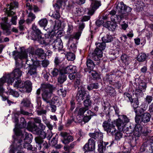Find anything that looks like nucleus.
Instances as JSON below:
<instances>
[{
  "label": "nucleus",
  "instance_id": "61",
  "mask_svg": "<svg viewBox=\"0 0 153 153\" xmlns=\"http://www.w3.org/2000/svg\"><path fill=\"white\" fill-rule=\"evenodd\" d=\"M71 108V111H73L75 108V103L73 100H71L70 101Z\"/></svg>",
  "mask_w": 153,
  "mask_h": 153
},
{
  "label": "nucleus",
  "instance_id": "33",
  "mask_svg": "<svg viewBox=\"0 0 153 153\" xmlns=\"http://www.w3.org/2000/svg\"><path fill=\"white\" fill-rule=\"evenodd\" d=\"M8 89V91L6 92V93L8 95H11L13 97H17L19 96V94L18 92L14 90H13L11 88L9 89L7 88Z\"/></svg>",
  "mask_w": 153,
  "mask_h": 153
},
{
  "label": "nucleus",
  "instance_id": "57",
  "mask_svg": "<svg viewBox=\"0 0 153 153\" xmlns=\"http://www.w3.org/2000/svg\"><path fill=\"white\" fill-rule=\"evenodd\" d=\"M73 30V26L71 24L68 23V26L67 33H71Z\"/></svg>",
  "mask_w": 153,
  "mask_h": 153
},
{
  "label": "nucleus",
  "instance_id": "24",
  "mask_svg": "<svg viewBox=\"0 0 153 153\" xmlns=\"http://www.w3.org/2000/svg\"><path fill=\"white\" fill-rule=\"evenodd\" d=\"M18 5V3L14 2L13 4H12L10 5L9 8L7 9L6 11L8 16H10L14 14V12L12 11V10L14 8L17 7Z\"/></svg>",
  "mask_w": 153,
  "mask_h": 153
},
{
  "label": "nucleus",
  "instance_id": "51",
  "mask_svg": "<svg viewBox=\"0 0 153 153\" xmlns=\"http://www.w3.org/2000/svg\"><path fill=\"white\" fill-rule=\"evenodd\" d=\"M102 51L96 48L94 51V54L98 56L99 57H102Z\"/></svg>",
  "mask_w": 153,
  "mask_h": 153
},
{
  "label": "nucleus",
  "instance_id": "49",
  "mask_svg": "<svg viewBox=\"0 0 153 153\" xmlns=\"http://www.w3.org/2000/svg\"><path fill=\"white\" fill-rule=\"evenodd\" d=\"M58 93L60 96H62L63 97H64L66 95V91L64 89L61 88L58 91Z\"/></svg>",
  "mask_w": 153,
  "mask_h": 153
},
{
  "label": "nucleus",
  "instance_id": "38",
  "mask_svg": "<svg viewBox=\"0 0 153 153\" xmlns=\"http://www.w3.org/2000/svg\"><path fill=\"white\" fill-rule=\"evenodd\" d=\"M113 37L111 35H108L102 38V40L104 43L110 42L113 40Z\"/></svg>",
  "mask_w": 153,
  "mask_h": 153
},
{
  "label": "nucleus",
  "instance_id": "42",
  "mask_svg": "<svg viewBox=\"0 0 153 153\" xmlns=\"http://www.w3.org/2000/svg\"><path fill=\"white\" fill-rule=\"evenodd\" d=\"M146 88V84L145 82H141L139 84L138 87L137 88L140 90L144 92Z\"/></svg>",
  "mask_w": 153,
  "mask_h": 153
},
{
  "label": "nucleus",
  "instance_id": "12",
  "mask_svg": "<svg viewBox=\"0 0 153 153\" xmlns=\"http://www.w3.org/2000/svg\"><path fill=\"white\" fill-rule=\"evenodd\" d=\"M86 94L85 88L83 86L79 87L78 88V92L76 96V100L79 102L82 101L85 97Z\"/></svg>",
  "mask_w": 153,
  "mask_h": 153
},
{
  "label": "nucleus",
  "instance_id": "1",
  "mask_svg": "<svg viewBox=\"0 0 153 153\" xmlns=\"http://www.w3.org/2000/svg\"><path fill=\"white\" fill-rule=\"evenodd\" d=\"M22 74V71L19 68H15L12 73L7 75L4 76L0 79V96L2 97L3 101H5L7 98L3 96V94L4 92L3 85L4 84L7 82L8 84H11L16 79H20Z\"/></svg>",
  "mask_w": 153,
  "mask_h": 153
},
{
  "label": "nucleus",
  "instance_id": "18",
  "mask_svg": "<svg viewBox=\"0 0 153 153\" xmlns=\"http://www.w3.org/2000/svg\"><path fill=\"white\" fill-rule=\"evenodd\" d=\"M52 46L54 50L57 49L58 51L62 50L63 48V44L61 39H57L54 40L52 43Z\"/></svg>",
  "mask_w": 153,
  "mask_h": 153
},
{
  "label": "nucleus",
  "instance_id": "36",
  "mask_svg": "<svg viewBox=\"0 0 153 153\" xmlns=\"http://www.w3.org/2000/svg\"><path fill=\"white\" fill-rule=\"evenodd\" d=\"M42 121L48 128L49 130L51 131L53 129V125L51 124L50 122L47 120L45 117L44 116L42 117Z\"/></svg>",
  "mask_w": 153,
  "mask_h": 153
},
{
  "label": "nucleus",
  "instance_id": "47",
  "mask_svg": "<svg viewBox=\"0 0 153 153\" xmlns=\"http://www.w3.org/2000/svg\"><path fill=\"white\" fill-rule=\"evenodd\" d=\"M61 70L62 69L59 71L57 68H54L51 72V74L52 75V76L53 77L56 76L59 74H60V72Z\"/></svg>",
  "mask_w": 153,
  "mask_h": 153
},
{
  "label": "nucleus",
  "instance_id": "35",
  "mask_svg": "<svg viewBox=\"0 0 153 153\" xmlns=\"http://www.w3.org/2000/svg\"><path fill=\"white\" fill-rule=\"evenodd\" d=\"M26 6L27 9L29 10L33 9L35 12H37L40 10V9L35 5L30 6L29 3H27L26 4Z\"/></svg>",
  "mask_w": 153,
  "mask_h": 153
},
{
  "label": "nucleus",
  "instance_id": "15",
  "mask_svg": "<svg viewBox=\"0 0 153 153\" xmlns=\"http://www.w3.org/2000/svg\"><path fill=\"white\" fill-rule=\"evenodd\" d=\"M77 72L76 66L73 65L68 66L65 68H62L61 71V73L65 74H76Z\"/></svg>",
  "mask_w": 153,
  "mask_h": 153
},
{
  "label": "nucleus",
  "instance_id": "30",
  "mask_svg": "<svg viewBox=\"0 0 153 153\" xmlns=\"http://www.w3.org/2000/svg\"><path fill=\"white\" fill-rule=\"evenodd\" d=\"M53 7L55 9L56 12H54V13H52L51 16L56 19H58L59 18L60 16L59 13V7L57 4H55L54 5Z\"/></svg>",
  "mask_w": 153,
  "mask_h": 153
},
{
  "label": "nucleus",
  "instance_id": "2",
  "mask_svg": "<svg viewBox=\"0 0 153 153\" xmlns=\"http://www.w3.org/2000/svg\"><path fill=\"white\" fill-rule=\"evenodd\" d=\"M30 50L31 51L29 52V56L31 59V58H33L34 59L36 58L37 59V57H36V56L42 58L45 56V53L44 51L41 49H37L35 53L33 52L32 48H29L27 50H21L20 52L14 51L12 52V55L14 56L16 61V63H17V60L18 59L21 60L27 59V52L29 51Z\"/></svg>",
  "mask_w": 153,
  "mask_h": 153
},
{
  "label": "nucleus",
  "instance_id": "63",
  "mask_svg": "<svg viewBox=\"0 0 153 153\" xmlns=\"http://www.w3.org/2000/svg\"><path fill=\"white\" fill-rule=\"evenodd\" d=\"M20 122L22 124V127H25L26 125V122L25 119L23 117L21 118Z\"/></svg>",
  "mask_w": 153,
  "mask_h": 153
},
{
  "label": "nucleus",
  "instance_id": "6",
  "mask_svg": "<svg viewBox=\"0 0 153 153\" xmlns=\"http://www.w3.org/2000/svg\"><path fill=\"white\" fill-rule=\"evenodd\" d=\"M31 61L33 63L32 64L30 65L29 61L27 60L25 65L26 66V65H27L26 68L28 67L29 69L27 74L33 77L37 74L36 68L39 66V62L38 61L36 60V58L34 59L33 58H31Z\"/></svg>",
  "mask_w": 153,
  "mask_h": 153
},
{
  "label": "nucleus",
  "instance_id": "29",
  "mask_svg": "<svg viewBox=\"0 0 153 153\" xmlns=\"http://www.w3.org/2000/svg\"><path fill=\"white\" fill-rule=\"evenodd\" d=\"M121 59L125 65H128L131 61V58L126 54L122 55L121 56Z\"/></svg>",
  "mask_w": 153,
  "mask_h": 153
},
{
  "label": "nucleus",
  "instance_id": "50",
  "mask_svg": "<svg viewBox=\"0 0 153 153\" xmlns=\"http://www.w3.org/2000/svg\"><path fill=\"white\" fill-rule=\"evenodd\" d=\"M84 104L85 106L84 108L88 110V107L90 106L91 104V102L89 99H86L84 101Z\"/></svg>",
  "mask_w": 153,
  "mask_h": 153
},
{
  "label": "nucleus",
  "instance_id": "56",
  "mask_svg": "<svg viewBox=\"0 0 153 153\" xmlns=\"http://www.w3.org/2000/svg\"><path fill=\"white\" fill-rule=\"evenodd\" d=\"M69 74L68 77L71 80L74 79L76 78L77 76L78 75H79V74H78L77 73H76V74L71 73Z\"/></svg>",
  "mask_w": 153,
  "mask_h": 153
},
{
  "label": "nucleus",
  "instance_id": "23",
  "mask_svg": "<svg viewBox=\"0 0 153 153\" xmlns=\"http://www.w3.org/2000/svg\"><path fill=\"white\" fill-rule=\"evenodd\" d=\"M103 26L107 28L109 30H113L116 28L117 25L114 22L108 21L103 24Z\"/></svg>",
  "mask_w": 153,
  "mask_h": 153
},
{
  "label": "nucleus",
  "instance_id": "54",
  "mask_svg": "<svg viewBox=\"0 0 153 153\" xmlns=\"http://www.w3.org/2000/svg\"><path fill=\"white\" fill-rule=\"evenodd\" d=\"M90 76L91 75L93 78L95 79H97L98 76V74L95 71H92L89 72Z\"/></svg>",
  "mask_w": 153,
  "mask_h": 153
},
{
  "label": "nucleus",
  "instance_id": "41",
  "mask_svg": "<svg viewBox=\"0 0 153 153\" xmlns=\"http://www.w3.org/2000/svg\"><path fill=\"white\" fill-rule=\"evenodd\" d=\"M28 18L26 20L27 23H31L36 18L35 16L33 13H30L28 15Z\"/></svg>",
  "mask_w": 153,
  "mask_h": 153
},
{
  "label": "nucleus",
  "instance_id": "7",
  "mask_svg": "<svg viewBox=\"0 0 153 153\" xmlns=\"http://www.w3.org/2000/svg\"><path fill=\"white\" fill-rule=\"evenodd\" d=\"M123 96L126 99H128L129 100L133 108L134 112L136 113H137V110L136 109H137L140 108V107L139 106V102L138 100L137 99L133 100L132 98V95L127 93H125L124 94Z\"/></svg>",
  "mask_w": 153,
  "mask_h": 153
},
{
  "label": "nucleus",
  "instance_id": "62",
  "mask_svg": "<svg viewBox=\"0 0 153 153\" xmlns=\"http://www.w3.org/2000/svg\"><path fill=\"white\" fill-rule=\"evenodd\" d=\"M61 61L58 57H56L54 59V63L56 65H58L61 63Z\"/></svg>",
  "mask_w": 153,
  "mask_h": 153
},
{
  "label": "nucleus",
  "instance_id": "17",
  "mask_svg": "<svg viewBox=\"0 0 153 153\" xmlns=\"http://www.w3.org/2000/svg\"><path fill=\"white\" fill-rule=\"evenodd\" d=\"M146 105L144 103H142L140 105V107L139 109H136L137 110V113L136 114V116L135 117V121L136 123L138 124L140 121V115H139V114H141L144 112V110L146 108Z\"/></svg>",
  "mask_w": 153,
  "mask_h": 153
},
{
  "label": "nucleus",
  "instance_id": "14",
  "mask_svg": "<svg viewBox=\"0 0 153 153\" xmlns=\"http://www.w3.org/2000/svg\"><path fill=\"white\" fill-rule=\"evenodd\" d=\"M95 148V142L92 138L89 139L88 143H86L83 148V149L86 151H93Z\"/></svg>",
  "mask_w": 153,
  "mask_h": 153
},
{
  "label": "nucleus",
  "instance_id": "21",
  "mask_svg": "<svg viewBox=\"0 0 153 153\" xmlns=\"http://www.w3.org/2000/svg\"><path fill=\"white\" fill-rule=\"evenodd\" d=\"M120 50V46L118 45L117 46H115L110 50L109 53L110 54L113 55L115 57H118Z\"/></svg>",
  "mask_w": 153,
  "mask_h": 153
},
{
  "label": "nucleus",
  "instance_id": "40",
  "mask_svg": "<svg viewBox=\"0 0 153 153\" xmlns=\"http://www.w3.org/2000/svg\"><path fill=\"white\" fill-rule=\"evenodd\" d=\"M146 55L144 53H140L137 56V60L139 62H143L145 60Z\"/></svg>",
  "mask_w": 153,
  "mask_h": 153
},
{
  "label": "nucleus",
  "instance_id": "45",
  "mask_svg": "<svg viewBox=\"0 0 153 153\" xmlns=\"http://www.w3.org/2000/svg\"><path fill=\"white\" fill-rule=\"evenodd\" d=\"M82 33L81 31H78L77 32L74 33L73 35L71 36L70 38L72 39L73 38L76 39H79Z\"/></svg>",
  "mask_w": 153,
  "mask_h": 153
},
{
  "label": "nucleus",
  "instance_id": "44",
  "mask_svg": "<svg viewBox=\"0 0 153 153\" xmlns=\"http://www.w3.org/2000/svg\"><path fill=\"white\" fill-rule=\"evenodd\" d=\"M38 23L40 27L45 28L47 26L48 21L46 19H43L40 20Z\"/></svg>",
  "mask_w": 153,
  "mask_h": 153
},
{
  "label": "nucleus",
  "instance_id": "48",
  "mask_svg": "<svg viewBox=\"0 0 153 153\" xmlns=\"http://www.w3.org/2000/svg\"><path fill=\"white\" fill-rule=\"evenodd\" d=\"M142 127L139 124H137L136 125L134 128V131L135 132H137L138 134H140L142 132Z\"/></svg>",
  "mask_w": 153,
  "mask_h": 153
},
{
  "label": "nucleus",
  "instance_id": "53",
  "mask_svg": "<svg viewBox=\"0 0 153 153\" xmlns=\"http://www.w3.org/2000/svg\"><path fill=\"white\" fill-rule=\"evenodd\" d=\"M58 137V134H56L55 137H53L52 139L51 140V143L53 145H54L57 143Z\"/></svg>",
  "mask_w": 153,
  "mask_h": 153
},
{
  "label": "nucleus",
  "instance_id": "32",
  "mask_svg": "<svg viewBox=\"0 0 153 153\" xmlns=\"http://www.w3.org/2000/svg\"><path fill=\"white\" fill-rule=\"evenodd\" d=\"M135 6L136 10L137 11H140L143 10L144 6V4L142 1H138L136 3Z\"/></svg>",
  "mask_w": 153,
  "mask_h": 153
},
{
  "label": "nucleus",
  "instance_id": "64",
  "mask_svg": "<svg viewBox=\"0 0 153 153\" xmlns=\"http://www.w3.org/2000/svg\"><path fill=\"white\" fill-rule=\"evenodd\" d=\"M33 119L34 122L36 123L39 124L41 122V120L39 117L34 118Z\"/></svg>",
  "mask_w": 153,
  "mask_h": 153
},
{
  "label": "nucleus",
  "instance_id": "58",
  "mask_svg": "<svg viewBox=\"0 0 153 153\" xmlns=\"http://www.w3.org/2000/svg\"><path fill=\"white\" fill-rule=\"evenodd\" d=\"M49 64V61L47 60H43L42 63V65L43 67H46Z\"/></svg>",
  "mask_w": 153,
  "mask_h": 153
},
{
  "label": "nucleus",
  "instance_id": "34",
  "mask_svg": "<svg viewBox=\"0 0 153 153\" xmlns=\"http://www.w3.org/2000/svg\"><path fill=\"white\" fill-rule=\"evenodd\" d=\"M65 74L63 73H61V71H60L59 76L58 79L59 82L62 83L66 80V76Z\"/></svg>",
  "mask_w": 153,
  "mask_h": 153
},
{
  "label": "nucleus",
  "instance_id": "3",
  "mask_svg": "<svg viewBox=\"0 0 153 153\" xmlns=\"http://www.w3.org/2000/svg\"><path fill=\"white\" fill-rule=\"evenodd\" d=\"M131 10V7L125 6L123 2H121L116 7V11L119 15H116V17L114 20H117V22H120L123 18L127 19V16L130 14Z\"/></svg>",
  "mask_w": 153,
  "mask_h": 153
},
{
  "label": "nucleus",
  "instance_id": "11",
  "mask_svg": "<svg viewBox=\"0 0 153 153\" xmlns=\"http://www.w3.org/2000/svg\"><path fill=\"white\" fill-rule=\"evenodd\" d=\"M91 1V4L88 12V14L92 15L94 11L101 5L100 2L96 0H90Z\"/></svg>",
  "mask_w": 153,
  "mask_h": 153
},
{
  "label": "nucleus",
  "instance_id": "59",
  "mask_svg": "<svg viewBox=\"0 0 153 153\" xmlns=\"http://www.w3.org/2000/svg\"><path fill=\"white\" fill-rule=\"evenodd\" d=\"M17 19V17L16 16H13L12 17L11 21L13 24L14 25H16Z\"/></svg>",
  "mask_w": 153,
  "mask_h": 153
},
{
  "label": "nucleus",
  "instance_id": "20",
  "mask_svg": "<svg viewBox=\"0 0 153 153\" xmlns=\"http://www.w3.org/2000/svg\"><path fill=\"white\" fill-rule=\"evenodd\" d=\"M32 83L30 81H27L23 84L22 89L20 90V91L24 92H30L31 90Z\"/></svg>",
  "mask_w": 153,
  "mask_h": 153
},
{
  "label": "nucleus",
  "instance_id": "9",
  "mask_svg": "<svg viewBox=\"0 0 153 153\" xmlns=\"http://www.w3.org/2000/svg\"><path fill=\"white\" fill-rule=\"evenodd\" d=\"M103 126L107 133H111V134H117L118 133V131L115 128V126L111 125L108 122H104Z\"/></svg>",
  "mask_w": 153,
  "mask_h": 153
},
{
  "label": "nucleus",
  "instance_id": "10",
  "mask_svg": "<svg viewBox=\"0 0 153 153\" xmlns=\"http://www.w3.org/2000/svg\"><path fill=\"white\" fill-rule=\"evenodd\" d=\"M26 129L33 133L42 134V131L34 123L30 121L28 123Z\"/></svg>",
  "mask_w": 153,
  "mask_h": 153
},
{
  "label": "nucleus",
  "instance_id": "16",
  "mask_svg": "<svg viewBox=\"0 0 153 153\" xmlns=\"http://www.w3.org/2000/svg\"><path fill=\"white\" fill-rule=\"evenodd\" d=\"M46 134H39L35 138V141L37 145H36V149L39 150L41 149V145L43 142V139L45 137Z\"/></svg>",
  "mask_w": 153,
  "mask_h": 153
},
{
  "label": "nucleus",
  "instance_id": "22",
  "mask_svg": "<svg viewBox=\"0 0 153 153\" xmlns=\"http://www.w3.org/2000/svg\"><path fill=\"white\" fill-rule=\"evenodd\" d=\"M32 29L33 31V33L36 34L35 35H32V39L33 40H36L38 37V35L42 33L40 30L37 28V27L34 24L32 25Z\"/></svg>",
  "mask_w": 153,
  "mask_h": 153
},
{
  "label": "nucleus",
  "instance_id": "60",
  "mask_svg": "<svg viewBox=\"0 0 153 153\" xmlns=\"http://www.w3.org/2000/svg\"><path fill=\"white\" fill-rule=\"evenodd\" d=\"M110 104L108 102L106 103L105 105L104 106V110H106L107 109L110 110V108H111Z\"/></svg>",
  "mask_w": 153,
  "mask_h": 153
},
{
  "label": "nucleus",
  "instance_id": "55",
  "mask_svg": "<svg viewBox=\"0 0 153 153\" xmlns=\"http://www.w3.org/2000/svg\"><path fill=\"white\" fill-rule=\"evenodd\" d=\"M153 100L152 97L150 95H147L145 99V101L146 102L149 104Z\"/></svg>",
  "mask_w": 153,
  "mask_h": 153
},
{
  "label": "nucleus",
  "instance_id": "31",
  "mask_svg": "<svg viewBox=\"0 0 153 153\" xmlns=\"http://www.w3.org/2000/svg\"><path fill=\"white\" fill-rule=\"evenodd\" d=\"M84 107L81 108H76L75 111V113L77 116H82L84 113L87 110Z\"/></svg>",
  "mask_w": 153,
  "mask_h": 153
},
{
  "label": "nucleus",
  "instance_id": "28",
  "mask_svg": "<svg viewBox=\"0 0 153 153\" xmlns=\"http://www.w3.org/2000/svg\"><path fill=\"white\" fill-rule=\"evenodd\" d=\"M15 82L13 84V87L20 90L22 89L23 83L22 82L21 79H16L14 80Z\"/></svg>",
  "mask_w": 153,
  "mask_h": 153
},
{
  "label": "nucleus",
  "instance_id": "25",
  "mask_svg": "<svg viewBox=\"0 0 153 153\" xmlns=\"http://www.w3.org/2000/svg\"><path fill=\"white\" fill-rule=\"evenodd\" d=\"M62 137L63 140H62L63 143L68 144L69 142L72 141L73 140V137L70 134H60Z\"/></svg>",
  "mask_w": 153,
  "mask_h": 153
},
{
  "label": "nucleus",
  "instance_id": "43",
  "mask_svg": "<svg viewBox=\"0 0 153 153\" xmlns=\"http://www.w3.org/2000/svg\"><path fill=\"white\" fill-rule=\"evenodd\" d=\"M87 65L88 69L92 70L94 67V65L93 61L90 59H87Z\"/></svg>",
  "mask_w": 153,
  "mask_h": 153
},
{
  "label": "nucleus",
  "instance_id": "26",
  "mask_svg": "<svg viewBox=\"0 0 153 153\" xmlns=\"http://www.w3.org/2000/svg\"><path fill=\"white\" fill-rule=\"evenodd\" d=\"M141 121L144 123H147L149 122L151 118V115L148 112H146L140 115Z\"/></svg>",
  "mask_w": 153,
  "mask_h": 153
},
{
  "label": "nucleus",
  "instance_id": "27",
  "mask_svg": "<svg viewBox=\"0 0 153 153\" xmlns=\"http://www.w3.org/2000/svg\"><path fill=\"white\" fill-rule=\"evenodd\" d=\"M143 91L141 90L140 89L138 88H136L135 90H134L133 91V94L134 96H135L137 98L136 99H138V98L142 97L144 95Z\"/></svg>",
  "mask_w": 153,
  "mask_h": 153
},
{
  "label": "nucleus",
  "instance_id": "52",
  "mask_svg": "<svg viewBox=\"0 0 153 153\" xmlns=\"http://www.w3.org/2000/svg\"><path fill=\"white\" fill-rule=\"evenodd\" d=\"M21 104L24 106L28 107L30 105V102L27 100L24 99L21 102Z\"/></svg>",
  "mask_w": 153,
  "mask_h": 153
},
{
  "label": "nucleus",
  "instance_id": "19",
  "mask_svg": "<svg viewBox=\"0 0 153 153\" xmlns=\"http://www.w3.org/2000/svg\"><path fill=\"white\" fill-rule=\"evenodd\" d=\"M76 42L72 39L69 38L67 45L68 49L71 52H76L77 48Z\"/></svg>",
  "mask_w": 153,
  "mask_h": 153
},
{
  "label": "nucleus",
  "instance_id": "8",
  "mask_svg": "<svg viewBox=\"0 0 153 153\" xmlns=\"http://www.w3.org/2000/svg\"><path fill=\"white\" fill-rule=\"evenodd\" d=\"M90 137L94 139H98L100 137V142L98 144V150L100 153H102L105 150V147L103 146L102 139L103 138V134H91Z\"/></svg>",
  "mask_w": 153,
  "mask_h": 153
},
{
  "label": "nucleus",
  "instance_id": "46",
  "mask_svg": "<svg viewBox=\"0 0 153 153\" xmlns=\"http://www.w3.org/2000/svg\"><path fill=\"white\" fill-rule=\"evenodd\" d=\"M66 56L67 59L68 60L73 61L75 58V55L71 52L67 53Z\"/></svg>",
  "mask_w": 153,
  "mask_h": 153
},
{
  "label": "nucleus",
  "instance_id": "5",
  "mask_svg": "<svg viewBox=\"0 0 153 153\" xmlns=\"http://www.w3.org/2000/svg\"><path fill=\"white\" fill-rule=\"evenodd\" d=\"M123 121L120 118H118L114 121L112 123L117 127L119 131H124L126 130V124L129 122V120L125 115L122 116Z\"/></svg>",
  "mask_w": 153,
  "mask_h": 153
},
{
  "label": "nucleus",
  "instance_id": "4",
  "mask_svg": "<svg viewBox=\"0 0 153 153\" xmlns=\"http://www.w3.org/2000/svg\"><path fill=\"white\" fill-rule=\"evenodd\" d=\"M42 91V97L43 100L47 103H50L48 100L50 98L53 90V86L49 84H43L41 87Z\"/></svg>",
  "mask_w": 153,
  "mask_h": 153
},
{
  "label": "nucleus",
  "instance_id": "13",
  "mask_svg": "<svg viewBox=\"0 0 153 153\" xmlns=\"http://www.w3.org/2000/svg\"><path fill=\"white\" fill-rule=\"evenodd\" d=\"M1 20L2 22L0 23L1 27L4 30V33L6 35H8L10 34V32L7 26V18L5 17L1 18L0 17V21Z\"/></svg>",
  "mask_w": 153,
  "mask_h": 153
},
{
  "label": "nucleus",
  "instance_id": "39",
  "mask_svg": "<svg viewBox=\"0 0 153 153\" xmlns=\"http://www.w3.org/2000/svg\"><path fill=\"white\" fill-rule=\"evenodd\" d=\"M95 45L96 46V48L98 49L103 50L105 49V44L104 42L102 43L96 42Z\"/></svg>",
  "mask_w": 153,
  "mask_h": 153
},
{
  "label": "nucleus",
  "instance_id": "37",
  "mask_svg": "<svg viewBox=\"0 0 153 153\" xmlns=\"http://www.w3.org/2000/svg\"><path fill=\"white\" fill-rule=\"evenodd\" d=\"M32 138V134H30V136H29V134H25V137L24 139L25 142L26 143L25 145H26L28 146H30L29 143L31 142Z\"/></svg>",
  "mask_w": 153,
  "mask_h": 153
}]
</instances>
